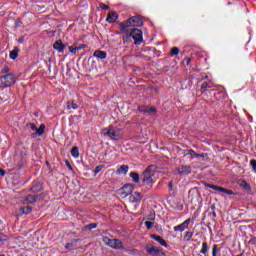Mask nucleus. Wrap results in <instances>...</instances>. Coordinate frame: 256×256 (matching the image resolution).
Returning a JSON list of instances; mask_svg holds the SVG:
<instances>
[{"instance_id":"aec40b11","label":"nucleus","mask_w":256,"mask_h":256,"mask_svg":"<svg viewBox=\"0 0 256 256\" xmlns=\"http://www.w3.org/2000/svg\"><path fill=\"white\" fill-rule=\"evenodd\" d=\"M180 175H186L187 173H191V168L188 166H182L177 169Z\"/></svg>"},{"instance_id":"ddd939ff","label":"nucleus","mask_w":256,"mask_h":256,"mask_svg":"<svg viewBox=\"0 0 256 256\" xmlns=\"http://www.w3.org/2000/svg\"><path fill=\"white\" fill-rule=\"evenodd\" d=\"M53 48L58 51V53H63V51L65 50V45H63V42L61 40H57L54 44H53Z\"/></svg>"},{"instance_id":"393cba45","label":"nucleus","mask_w":256,"mask_h":256,"mask_svg":"<svg viewBox=\"0 0 256 256\" xmlns=\"http://www.w3.org/2000/svg\"><path fill=\"white\" fill-rule=\"evenodd\" d=\"M16 57H19V51L17 49L10 52V59H15Z\"/></svg>"},{"instance_id":"a211bd4d","label":"nucleus","mask_w":256,"mask_h":256,"mask_svg":"<svg viewBox=\"0 0 256 256\" xmlns=\"http://www.w3.org/2000/svg\"><path fill=\"white\" fill-rule=\"evenodd\" d=\"M93 55L97 58V59H107V53L105 51H101V50H96Z\"/></svg>"},{"instance_id":"20e7f679","label":"nucleus","mask_w":256,"mask_h":256,"mask_svg":"<svg viewBox=\"0 0 256 256\" xmlns=\"http://www.w3.org/2000/svg\"><path fill=\"white\" fill-rule=\"evenodd\" d=\"M141 19L139 17L134 16L128 19L126 22L120 24V30L129 29V27H140Z\"/></svg>"},{"instance_id":"4be33fe9","label":"nucleus","mask_w":256,"mask_h":256,"mask_svg":"<svg viewBox=\"0 0 256 256\" xmlns=\"http://www.w3.org/2000/svg\"><path fill=\"white\" fill-rule=\"evenodd\" d=\"M130 177L133 179L134 183H139V174H137V172H131Z\"/></svg>"},{"instance_id":"ea45409f","label":"nucleus","mask_w":256,"mask_h":256,"mask_svg":"<svg viewBox=\"0 0 256 256\" xmlns=\"http://www.w3.org/2000/svg\"><path fill=\"white\" fill-rule=\"evenodd\" d=\"M5 175V171L0 169V176L3 177Z\"/></svg>"},{"instance_id":"f3484780","label":"nucleus","mask_w":256,"mask_h":256,"mask_svg":"<svg viewBox=\"0 0 256 256\" xmlns=\"http://www.w3.org/2000/svg\"><path fill=\"white\" fill-rule=\"evenodd\" d=\"M151 238L154 239V241H157L159 244H161L162 247H169L165 239H163L161 236L152 235Z\"/></svg>"},{"instance_id":"2f4dec72","label":"nucleus","mask_w":256,"mask_h":256,"mask_svg":"<svg viewBox=\"0 0 256 256\" xmlns=\"http://www.w3.org/2000/svg\"><path fill=\"white\" fill-rule=\"evenodd\" d=\"M221 193H226V195H233V191L225 189V188H223V190H221Z\"/></svg>"},{"instance_id":"de8ad7c7","label":"nucleus","mask_w":256,"mask_h":256,"mask_svg":"<svg viewBox=\"0 0 256 256\" xmlns=\"http://www.w3.org/2000/svg\"><path fill=\"white\" fill-rule=\"evenodd\" d=\"M39 189H41V184H38Z\"/></svg>"},{"instance_id":"c756f323","label":"nucleus","mask_w":256,"mask_h":256,"mask_svg":"<svg viewBox=\"0 0 256 256\" xmlns=\"http://www.w3.org/2000/svg\"><path fill=\"white\" fill-rule=\"evenodd\" d=\"M171 55H179V48L175 47L171 49Z\"/></svg>"},{"instance_id":"1a4fd4ad","label":"nucleus","mask_w":256,"mask_h":256,"mask_svg":"<svg viewBox=\"0 0 256 256\" xmlns=\"http://www.w3.org/2000/svg\"><path fill=\"white\" fill-rule=\"evenodd\" d=\"M189 223H191V218L186 219L182 224L175 226L174 231L183 232L186 229H189Z\"/></svg>"},{"instance_id":"bb28decb","label":"nucleus","mask_w":256,"mask_h":256,"mask_svg":"<svg viewBox=\"0 0 256 256\" xmlns=\"http://www.w3.org/2000/svg\"><path fill=\"white\" fill-rule=\"evenodd\" d=\"M5 241H7V236L0 234V245H3V243H5Z\"/></svg>"},{"instance_id":"79ce46f5","label":"nucleus","mask_w":256,"mask_h":256,"mask_svg":"<svg viewBox=\"0 0 256 256\" xmlns=\"http://www.w3.org/2000/svg\"><path fill=\"white\" fill-rule=\"evenodd\" d=\"M95 227H97V224H91L90 225V229H95Z\"/></svg>"},{"instance_id":"a878e982","label":"nucleus","mask_w":256,"mask_h":256,"mask_svg":"<svg viewBox=\"0 0 256 256\" xmlns=\"http://www.w3.org/2000/svg\"><path fill=\"white\" fill-rule=\"evenodd\" d=\"M80 48H77L75 46H69L68 47V50L73 54V55H76L77 54V51H79Z\"/></svg>"},{"instance_id":"4468645a","label":"nucleus","mask_w":256,"mask_h":256,"mask_svg":"<svg viewBox=\"0 0 256 256\" xmlns=\"http://www.w3.org/2000/svg\"><path fill=\"white\" fill-rule=\"evenodd\" d=\"M39 199H41V197L29 195V196H27V197L24 199V203H25L26 205H29V204H31V203H36V201H39Z\"/></svg>"},{"instance_id":"c9c22d12","label":"nucleus","mask_w":256,"mask_h":256,"mask_svg":"<svg viewBox=\"0 0 256 256\" xmlns=\"http://www.w3.org/2000/svg\"><path fill=\"white\" fill-rule=\"evenodd\" d=\"M100 8L101 9H109V6L105 5V4H100Z\"/></svg>"},{"instance_id":"58836bf2","label":"nucleus","mask_w":256,"mask_h":256,"mask_svg":"<svg viewBox=\"0 0 256 256\" xmlns=\"http://www.w3.org/2000/svg\"><path fill=\"white\" fill-rule=\"evenodd\" d=\"M156 256H166V255H165V252L160 250V252H158V254Z\"/></svg>"},{"instance_id":"f257e3e1","label":"nucleus","mask_w":256,"mask_h":256,"mask_svg":"<svg viewBox=\"0 0 256 256\" xmlns=\"http://www.w3.org/2000/svg\"><path fill=\"white\" fill-rule=\"evenodd\" d=\"M123 33L124 39L126 41H131L133 39L134 43L139 45L141 41H143V32L137 28L129 29L124 28V30H120Z\"/></svg>"},{"instance_id":"37998d69","label":"nucleus","mask_w":256,"mask_h":256,"mask_svg":"<svg viewBox=\"0 0 256 256\" xmlns=\"http://www.w3.org/2000/svg\"><path fill=\"white\" fill-rule=\"evenodd\" d=\"M207 88V83H203L202 84V89H206Z\"/></svg>"},{"instance_id":"cd10ccee","label":"nucleus","mask_w":256,"mask_h":256,"mask_svg":"<svg viewBox=\"0 0 256 256\" xmlns=\"http://www.w3.org/2000/svg\"><path fill=\"white\" fill-rule=\"evenodd\" d=\"M68 109H77V104L75 102H68Z\"/></svg>"},{"instance_id":"6ab92c4d","label":"nucleus","mask_w":256,"mask_h":256,"mask_svg":"<svg viewBox=\"0 0 256 256\" xmlns=\"http://www.w3.org/2000/svg\"><path fill=\"white\" fill-rule=\"evenodd\" d=\"M129 171V166L122 165L119 169H117L116 173L117 175H127Z\"/></svg>"},{"instance_id":"0eeeda50","label":"nucleus","mask_w":256,"mask_h":256,"mask_svg":"<svg viewBox=\"0 0 256 256\" xmlns=\"http://www.w3.org/2000/svg\"><path fill=\"white\" fill-rule=\"evenodd\" d=\"M104 243H106V245H109V247H112V249H123V243L118 239L111 240L109 238H104Z\"/></svg>"},{"instance_id":"a18cd8bd","label":"nucleus","mask_w":256,"mask_h":256,"mask_svg":"<svg viewBox=\"0 0 256 256\" xmlns=\"http://www.w3.org/2000/svg\"><path fill=\"white\" fill-rule=\"evenodd\" d=\"M69 247H71V244L66 245V249H69Z\"/></svg>"},{"instance_id":"39448f33","label":"nucleus","mask_w":256,"mask_h":256,"mask_svg":"<svg viewBox=\"0 0 256 256\" xmlns=\"http://www.w3.org/2000/svg\"><path fill=\"white\" fill-rule=\"evenodd\" d=\"M13 83H15V76H13V74L0 77V89L3 87H11Z\"/></svg>"},{"instance_id":"49530a36","label":"nucleus","mask_w":256,"mask_h":256,"mask_svg":"<svg viewBox=\"0 0 256 256\" xmlns=\"http://www.w3.org/2000/svg\"><path fill=\"white\" fill-rule=\"evenodd\" d=\"M150 219H155V215H152V216L150 217Z\"/></svg>"},{"instance_id":"09e8293b","label":"nucleus","mask_w":256,"mask_h":256,"mask_svg":"<svg viewBox=\"0 0 256 256\" xmlns=\"http://www.w3.org/2000/svg\"><path fill=\"white\" fill-rule=\"evenodd\" d=\"M179 209H180V210L183 209V206H180Z\"/></svg>"},{"instance_id":"a19ab883","label":"nucleus","mask_w":256,"mask_h":256,"mask_svg":"<svg viewBox=\"0 0 256 256\" xmlns=\"http://www.w3.org/2000/svg\"><path fill=\"white\" fill-rule=\"evenodd\" d=\"M3 73H9V69H8L7 67H5V68L3 69Z\"/></svg>"},{"instance_id":"b1692460","label":"nucleus","mask_w":256,"mask_h":256,"mask_svg":"<svg viewBox=\"0 0 256 256\" xmlns=\"http://www.w3.org/2000/svg\"><path fill=\"white\" fill-rule=\"evenodd\" d=\"M209 251V247L207 246L206 242H204L202 244V249L200 251V253H202L203 255L207 254V252Z\"/></svg>"},{"instance_id":"473e14b6","label":"nucleus","mask_w":256,"mask_h":256,"mask_svg":"<svg viewBox=\"0 0 256 256\" xmlns=\"http://www.w3.org/2000/svg\"><path fill=\"white\" fill-rule=\"evenodd\" d=\"M250 165H251L253 171L256 172V160H251V161H250Z\"/></svg>"},{"instance_id":"5701e85b","label":"nucleus","mask_w":256,"mask_h":256,"mask_svg":"<svg viewBox=\"0 0 256 256\" xmlns=\"http://www.w3.org/2000/svg\"><path fill=\"white\" fill-rule=\"evenodd\" d=\"M206 187H209V189H214V191H223V187L211 185V184H206Z\"/></svg>"},{"instance_id":"72a5a7b5","label":"nucleus","mask_w":256,"mask_h":256,"mask_svg":"<svg viewBox=\"0 0 256 256\" xmlns=\"http://www.w3.org/2000/svg\"><path fill=\"white\" fill-rule=\"evenodd\" d=\"M212 256H217V245H214L212 248Z\"/></svg>"},{"instance_id":"f03ea898","label":"nucleus","mask_w":256,"mask_h":256,"mask_svg":"<svg viewBox=\"0 0 256 256\" xmlns=\"http://www.w3.org/2000/svg\"><path fill=\"white\" fill-rule=\"evenodd\" d=\"M102 135L110 137L113 141H120V139H123V131L121 128H117L116 126H109L108 128H104L102 130Z\"/></svg>"},{"instance_id":"9d476101","label":"nucleus","mask_w":256,"mask_h":256,"mask_svg":"<svg viewBox=\"0 0 256 256\" xmlns=\"http://www.w3.org/2000/svg\"><path fill=\"white\" fill-rule=\"evenodd\" d=\"M185 155H190L191 157L196 158V159L202 158L203 161H205V159H207V154H197L194 150H187L185 152Z\"/></svg>"},{"instance_id":"c85d7f7f","label":"nucleus","mask_w":256,"mask_h":256,"mask_svg":"<svg viewBox=\"0 0 256 256\" xmlns=\"http://www.w3.org/2000/svg\"><path fill=\"white\" fill-rule=\"evenodd\" d=\"M191 237H193V232H187L184 236V239H186V241H189Z\"/></svg>"},{"instance_id":"7ed1b4c3","label":"nucleus","mask_w":256,"mask_h":256,"mask_svg":"<svg viewBox=\"0 0 256 256\" xmlns=\"http://www.w3.org/2000/svg\"><path fill=\"white\" fill-rule=\"evenodd\" d=\"M154 175H155V168H153L152 166L148 167L142 174L143 183H145L146 185H152V183L155 182V180H153Z\"/></svg>"},{"instance_id":"6e6552de","label":"nucleus","mask_w":256,"mask_h":256,"mask_svg":"<svg viewBox=\"0 0 256 256\" xmlns=\"http://www.w3.org/2000/svg\"><path fill=\"white\" fill-rule=\"evenodd\" d=\"M28 129H31V131H35L36 135L41 137L43 133H45V124H41L39 128L35 124H28Z\"/></svg>"},{"instance_id":"4c0bfd02","label":"nucleus","mask_w":256,"mask_h":256,"mask_svg":"<svg viewBox=\"0 0 256 256\" xmlns=\"http://www.w3.org/2000/svg\"><path fill=\"white\" fill-rule=\"evenodd\" d=\"M101 169H102L101 166L96 167V169H95V174L101 172Z\"/></svg>"},{"instance_id":"7c9ffc66","label":"nucleus","mask_w":256,"mask_h":256,"mask_svg":"<svg viewBox=\"0 0 256 256\" xmlns=\"http://www.w3.org/2000/svg\"><path fill=\"white\" fill-rule=\"evenodd\" d=\"M144 224L146 225L147 229H152L153 228V222H151V221H146Z\"/></svg>"},{"instance_id":"f8f14e48","label":"nucleus","mask_w":256,"mask_h":256,"mask_svg":"<svg viewBox=\"0 0 256 256\" xmlns=\"http://www.w3.org/2000/svg\"><path fill=\"white\" fill-rule=\"evenodd\" d=\"M141 199H142L141 193L132 192L130 194V203H139V201H141Z\"/></svg>"},{"instance_id":"423d86ee","label":"nucleus","mask_w":256,"mask_h":256,"mask_svg":"<svg viewBox=\"0 0 256 256\" xmlns=\"http://www.w3.org/2000/svg\"><path fill=\"white\" fill-rule=\"evenodd\" d=\"M133 191H135V187L132 184H126L118 190V193L122 199H125V197H129Z\"/></svg>"},{"instance_id":"9b49d317","label":"nucleus","mask_w":256,"mask_h":256,"mask_svg":"<svg viewBox=\"0 0 256 256\" xmlns=\"http://www.w3.org/2000/svg\"><path fill=\"white\" fill-rule=\"evenodd\" d=\"M30 212H31V207L27 206V207H23L15 210V215L17 217H21V215H29Z\"/></svg>"},{"instance_id":"2eb2a0df","label":"nucleus","mask_w":256,"mask_h":256,"mask_svg":"<svg viewBox=\"0 0 256 256\" xmlns=\"http://www.w3.org/2000/svg\"><path fill=\"white\" fill-rule=\"evenodd\" d=\"M118 17H119V16L117 15V13H115V12H110V13L108 14L107 18H106V21H107L108 23H115V21H117Z\"/></svg>"},{"instance_id":"dca6fc26","label":"nucleus","mask_w":256,"mask_h":256,"mask_svg":"<svg viewBox=\"0 0 256 256\" xmlns=\"http://www.w3.org/2000/svg\"><path fill=\"white\" fill-rule=\"evenodd\" d=\"M147 253H149L150 255L156 256L159 254V252L161 251V249H159L158 247L155 246H150L147 247L146 249Z\"/></svg>"},{"instance_id":"c03bdc74","label":"nucleus","mask_w":256,"mask_h":256,"mask_svg":"<svg viewBox=\"0 0 256 256\" xmlns=\"http://www.w3.org/2000/svg\"><path fill=\"white\" fill-rule=\"evenodd\" d=\"M66 165L71 169V164H69V162H66Z\"/></svg>"},{"instance_id":"f704fd0d","label":"nucleus","mask_w":256,"mask_h":256,"mask_svg":"<svg viewBox=\"0 0 256 256\" xmlns=\"http://www.w3.org/2000/svg\"><path fill=\"white\" fill-rule=\"evenodd\" d=\"M85 48H87V45H85V44H82L81 46L76 47V49H79V51H81V49H85Z\"/></svg>"},{"instance_id":"412c9836","label":"nucleus","mask_w":256,"mask_h":256,"mask_svg":"<svg viewBox=\"0 0 256 256\" xmlns=\"http://www.w3.org/2000/svg\"><path fill=\"white\" fill-rule=\"evenodd\" d=\"M71 155L74 159H79V148L73 147L71 150Z\"/></svg>"},{"instance_id":"e433bc0d","label":"nucleus","mask_w":256,"mask_h":256,"mask_svg":"<svg viewBox=\"0 0 256 256\" xmlns=\"http://www.w3.org/2000/svg\"><path fill=\"white\" fill-rule=\"evenodd\" d=\"M147 113H155V108H150L146 110Z\"/></svg>"}]
</instances>
